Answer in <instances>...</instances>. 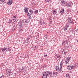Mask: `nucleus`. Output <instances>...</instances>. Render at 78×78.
<instances>
[{
  "label": "nucleus",
  "mask_w": 78,
  "mask_h": 78,
  "mask_svg": "<svg viewBox=\"0 0 78 78\" xmlns=\"http://www.w3.org/2000/svg\"><path fill=\"white\" fill-rule=\"evenodd\" d=\"M74 68V66L70 65L68 66L67 67V69L69 70H72Z\"/></svg>",
  "instance_id": "1"
},
{
  "label": "nucleus",
  "mask_w": 78,
  "mask_h": 78,
  "mask_svg": "<svg viewBox=\"0 0 78 78\" xmlns=\"http://www.w3.org/2000/svg\"><path fill=\"white\" fill-rule=\"evenodd\" d=\"M76 30H74L72 31H71V33H75V31L77 33H78V26L77 27H76Z\"/></svg>",
  "instance_id": "2"
},
{
  "label": "nucleus",
  "mask_w": 78,
  "mask_h": 78,
  "mask_svg": "<svg viewBox=\"0 0 78 78\" xmlns=\"http://www.w3.org/2000/svg\"><path fill=\"white\" fill-rule=\"evenodd\" d=\"M67 42H68V41L67 40L65 41H64L62 42V45H65L66 47V45L68 44Z\"/></svg>",
  "instance_id": "3"
},
{
  "label": "nucleus",
  "mask_w": 78,
  "mask_h": 78,
  "mask_svg": "<svg viewBox=\"0 0 78 78\" xmlns=\"http://www.w3.org/2000/svg\"><path fill=\"white\" fill-rule=\"evenodd\" d=\"M7 48H1L0 49L3 52L5 51H6L7 50H9L7 49Z\"/></svg>",
  "instance_id": "4"
},
{
  "label": "nucleus",
  "mask_w": 78,
  "mask_h": 78,
  "mask_svg": "<svg viewBox=\"0 0 78 78\" xmlns=\"http://www.w3.org/2000/svg\"><path fill=\"white\" fill-rule=\"evenodd\" d=\"M45 73H46V74L48 75V76H49V74H51V75H53V74L50 71H46V72H44Z\"/></svg>",
  "instance_id": "5"
},
{
  "label": "nucleus",
  "mask_w": 78,
  "mask_h": 78,
  "mask_svg": "<svg viewBox=\"0 0 78 78\" xmlns=\"http://www.w3.org/2000/svg\"><path fill=\"white\" fill-rule=\"evenodd\" d=\"M64 60H62L61 61V62L60 63V67L61 68H62V66H63V64H64Z\"/></svg>",
  "instance_id": "6"
},
{
  "label": "nucleus",
  "mask_w": 78,
  "mask_h": 78,
  "mask_svg": "<svg viewBox=\"0 0 78 78\" xmlns=\"http://www.w3.org/2000/svg\"><path fill=\"white\" fill-rule=\"evenodd\" d=\"M61 5L62 6H66L67 2L65 1H62L61 2Z\"/></svg>",
  "instance_id": "7"
},
{
  "label": "nucleus",
  "mask_w": 78,
  "mask_h": 78,
  "mask_svg": "<svg viewBox=\"0 0 78 78\" xmlns=\"http://www.w3.org/2000/svg\"><path fill=\"white\" fill-rule=\"evenodd\" d=\"M19 26L20 27V28H23V24L22 23H19Z\"/></svg>",
  "instance_id": "8"
},
{
  "label": "nucleus",
  "mask_w": 78,
  "mask_h": 78,
  "mask_svg": "<svg viewBox=\"0 0 78 78\" xmlns=\"http://www.w3.org/2000/svg\"><path fill=\"white\" fill-rule=\"evenodd\" d=\"M6 0H0V4H4L6 3Z\"/></svg>",
  "instance_id": "9"
},
{
  "label": "nucleus",
  "mask_w": 78,
  "mask_h": 78,
  "mask_svg": "<svg viewBox=\"0 0 78 78\" xmlns=\"http://www.w3.org/2000/svg\"><path fill=\"white\" fill-rule=\"evenodd\" d=\"M69 25H66V26L64 27V29L65 31H66L67 30V28H69Z\"/></svg>",
  "instance_id": "10"
},
{
  "label": "nucleus",
  "mask_w": 78,
  "mask_h": 78,
  "mask_svg": "<svg viewBox=\"0 0 78 78\" xmlns=\"http://www.w3.org/2000/svg\"><path fill=\"white\" fill-rule=\"evenodd\" d=\"M11 72V69H9L6 72V73H7V75H10Z\"/></svg>",
  "instance_id": "11"
},
{
  "label": "nucleus",
  "mask_w": 78,
  "mask_h": 78,
  "mask_svg": "<svg viewBox=\"0 0 78 78\" xmlns=\"http://www.w3.org/2000/svg\"><path fill=\"white\" fill-rule=\"evenodd\" d=\"M29 9V8H28L27 7H24V11H26V12H27V11H28Z\"/></svg>",
  "instance_id": "12"
},
{
  "label": "nucleus",
  "mask_w": 78,
  "mask_h": 78,
  "mask_svg": "<svg viewBox=\"0 0 78 78\" xmlns=\"http://www.w3.org/2000/svg\"><path fill=\"white\" fill-rule=\"evenodd\" d=\"M12 3V1L11 0L9 1V2H7V4L9 5H11Z\"/></svg>",
  "instance_id": "13"
},
{
  "label": "nucleus",
  "mask_w": 78,
  "mask_h": 78,
  "mask_svg": "<svg viewBox=\"0 0 78 78\" xmlns=\"http://www.w3.org/2000/svg\"><path fill=\"white\" fill-rule=\"evenodd\" d=\"M29 12L31 13L32 14H34V11L31 10V9H30L29 10Z\"/></svg>",
  "instance_id": "14"
},
{
  "label": "nucleus",
  "mask_w": 78,
  "mask_h": 78,
  "mask_svg": "<svg viewBox=\"0 0 78 78\" xmlns=\"http://www.w3.org/2000/svg\"><path fill=\"white\" fill-rule=\"evenodd\" d=\"M66 6L70 7V6H71V4H70V3H67L66 2Z\"/></svg>",
  "instance_id": "15"
},
{
  "label": "nucleus",
  "mask_w": 78,
  "mask_h": 78,
  "mask_svg": "<svg viewBox=\"0 0 78 78\" xmlns=\"http://www.w3.org/2000/svg\"><path fill=\"white\" fill-rule=\"evenodd\" d=\"M64 9H62L60 11V13L61 14H64Z\"/></svg>",
  "instance_id": "16"
},
{
  "label": "nucleus",
  "mask_w": 78,
  "mask_h": 78,
  "mask_svg": "<svg viewBox=\"0 0 78 78\" xmlns=\"http://www.w3.org/2000/svg\"><path fill=\"white\" fill-rule=\"evenodd\" d=\"M69 61H70V60H68L67 59H66V60H65V64H68V62H69Z\"/></svg>",
  "instance_id": "17"
},
{
  "label": "nucleus",
  "mask_w": 78,
  "mask_h": 78,
  "mask_svg": "<svg viewBox=\"0 0 78 78\" xmlns=\"http://www.w3.org/2000/svg\"><path fill=\"white\" fill-rule=\"evenodd\" d=\"M29 22L30 21H29V20H28L27 19V20H25V23H29Z\"/></svg>",
  "instance_id": "18"
},
{
  "label": "nucleus",
  "mask_w": 78,
  "mask_h": 78,
  "mask_svg": "<svg viewBox=\"0 0 78 78\" xmlns=\"http://www.w3.org/2000/svg\"><path fill=\"white\" fill-rule=\"evenodd\" d=\"M18 26V24H15L13 28H15L16 29H17V26Z\"/></svg>",
  "instance_id": "19"
},
{
  "label": "nucleus",
  "mask_w": 78,
  "mask_h": 78,
  "mask_svg": "<svg viewBox=\"0 0 78 78\" xmlns=\"http://www.w3.org/2000/svg\"><path fill=\"white\" fill-rule=\"evenodd\" d=\"M32 14L30 13V12H27V16H32Z\"/></svg>",
  "instance_id": "20"
},
{
  "label": "nucleus",
  "mask_w": 78,
  "mask_h": 78,
  "mask_svg": "<svg viewBox=\"0 0 78 78\" xmlns=\"http://www.w3.org/2000/svg\"><path fill=\"white\" fill-rule=\"evenodd\" d=\"M38 13V10H35L34 11V13L35 14H37Z\"/></svg>",
  "instance_id": "21"
},
{
  "label": "nucleus",
  "mask_w": 78,
  "mask_h": 78,
  "mask_svg": "<svg viewBox=\"0 0 78 78\" xmlns=\"http://www.w3.org/2000/svg\"><path fill=\"white\" fill-rule=\"evenodd\" d=\"M66 77L67 78H69V77H70V75L69 73H67L66 75Z\"/></svg>",
  "instance_id": "22"
},
{
  "label": "nucleus",
  "mask_w": 78,
  "mask_h": 78,
  "mask_svg": "<svg viewBox=\"0 0 78 78\" xmlns=\"http://www.w3.org/2000/svg\"><path fill=\"white\" fill-rule=\"evenodd\" d=\"M63 54L64 55H66L67 54V51H66V50L64 51V50H63Z\"/></svg>",
  "instance_id": "23"
},
{
  "label": "nucleus",
  "mask_w": 78,
  "mask_h": 78,
  "mask_svg": "<svg viewBox=\"0 0 78 78\" xmlns=\"http://www.w3.org/2000/svg\"><path fill=\"white\" fill-rule=\"evenodd\" d=\"M40 23L41 25H45V23L44 22V21H43V22H42V23Z\"/></svg>",
  "instance_id": "24"
},
{
  "label": "nucleus",
  "mask_w": 78,
  "mask_h": 78,
  "mask_svg": "<svg viewBox=\"0 0 78 78\" xmlns=\"http://www.w3.org/2000/svg\"><path fill=\"white\" fill-rule=\"evenodd\" d=\"M59 67L58 66H57L56 68H55V69L57 71H59Z\"/></svg>",
  "instance_id": "25"
},
{
  "label": "nucleus",
  "mask_w": 78,
  "mask_h": 78,
  "mask_svg": "<svg viewBox=\"0 0 78 78\" xmlns=\"http://www.w3.org/2000/svg\"><path fill=\"white\" fill-rule=\"evenodd\" d=\"M53 75L55 76H56V72H53Z\"/></svg>",
  "instance_id": "26"
},
{
  "label": "nucleus",
  "mask_w": 78,
  "mask_h": 78,
  "mask_svg": "<svg viewBox=\"0 0 78 78\" xmlns=\"http://www.w3.org/2000/svg\"><path fill=\"white\" fill-rule=\"evenodd\" d=\"M72 19V18L70 17H69L67 19V20L68 21H70V20Z\"/></svg>",
  "instance_id": "27"
},
{
  "label": "nucleus",
  "mask_w": 78,
  "mask_h": 78,
  "mask_svg": "<svg viewBox=\"0 0 78 78\" xmlns=\"http://www.w3.org/2000/svg\"><path fill=\"white\" fill-rule=\"evenodd\" d=\"M44 37L46 38H47L48 37V36L47 34H45L44 36Z\"/></svg>",
  "instance_id": "28"
},
{
  "label": "nucleus",
  "mask_w": 78,
  "mask_h": 78,
  "mask_svg": "<svg viewBox=\"0 0 78 78\" xmlns=\"http://www.w3.org/2000/svg\"><path fill=\"white\" fill-rule=\"evenodd\" d=\"M53 14H56V13H57V12H56V10H53Z\"/></svg>",
  "instance_id": "29"
},
{
  "label": "nucleus",
  "mask_w": 78,
  "mask_h": 78,
  "mask_svg": "<svg viewBox=\"0 0 78 78\" xmlns=\"http://www.w3.org/2000/svg\"><path fill=\"white\" fill-rule=\"evenodd\" d=\"M9 23H12V20H9Z\"/></svg>",
  "instance_id": "30"
},
{
  "label": "nucleus",
  "mask_w": 78,
  "mask_h": 78,
  "mask_svg": "<svg viewBox=\"0 0 78 78\" xmlns=\"http://www.w3.org/2000/svg\"><path fill=\"white\" fill-rule=\"evenodd\" d=\"M44 21L43 20H41L40 21V23H42V22H44Z\"/></svg>",
  "instance_id": "31"
},
{
  "label": "nucleus",
  "mask_w": 78,
  "mask_h": 78,
  "mask_svg": "<svg viewBox=\"0 0 78 78\" xmlns=\"http://www.w3.org/2000/svg\"><path fill=\"white\" fill-rule=\"evenodd\" d=\"M70 59H71V57H69L67 58H66V59L68 61H70Z\"/></svg>",
  "instance_id": "32"
},
{
  "label": "nucleus",
  "mask_w": 78,
  "mask_h": 78,
  "mask_svg": "<svg viewBox=\"0 0 78 78\" xmlns=\"http://www.w3.org/2000/svg\"><path fill=\"white\" fill-rule=\"evenodd\" d=\"M12 20H13V22H17V20L16 19H12Z\"/></svg>",
  "instance_id": "33"
},
{
  "label": "nucleus",
  "mask_w": 78,
  "mask_h": 78,
  "mask_svg": "<svg viewBox=\"0 0 78 78\" xmlns=\"http://www.w3.org/2000/svg\"><path fill=\"white\" fill-rule=\"evenodd\" d=\"M73 22V20L72 19H71V20H70V21H68V22L69 23H70V22Z\"/></svg>",
  "instance_id": "34"
},
{
  "label": "nucleus",
  "mask_w": 78,
  "mask_h": 78,
  "mask_svg": "<svg viewBox=\"0 0 78 78\" xmlns=\"http://www.w3.org/2000/svg\"><path fill=\"white\" fill-rule=\"evenodd\" d=\"M24 73V74H26V73H27V72H28L27 71H23Z\"/></svg>",
  "instance_id": "35"
},
{
  "label": "nucleus",
  "mask_w": 78,
  "mask_h": 78,
  "mask_svg": "<svg viewBox=\"0 0 78 78\" xmlns=\"http://www.w3.org/2000/svg\"><path fill=\"white\" fill-rule=\"evenodd\" d=\"M60 69H59V70L58 71H60V72H61V71H62V68H61L60 67Z\"/></svg>",
  "instance_id": "36"
},
{
  "label": "nucleus",
  "mask_w": 78,
  "mask_h": 78,
  "mask_svg": "<svg viewBox=\"0 0 78 78\" xmlns=\"http://www.w3.org/2000/svg\"><path fill=\"white\" fill-rule=\"evenodd\" d=\"M33 3L34 5H37V3H36V2H33Z\"/></svg>",
  "instance_id": "37"
},
{
  "label": "nucleus",
  "mask_w": 78,
  "mask_h": 78,
  "mask_svg": "<svg viewBox=\"0 0 78 78\" xmlns=\"http://www.w3.org/2000/svg\"><path fill=\"white\" fill-rule=\"evenodd\" d=\"M50 0H45V1L46 2H50Z\"/></svg>",
  "instance_id": "38"
},
{
  "label": "nucleus",
  "mask_w": 78,
  "mask_h": 78,
  "mask_svg": "<svg viewBox=\"0 0 78 78\" xmlns=\"http://www.w3.org/2000/svg\"><path fill=\"white\" fill-rule=\"evenodd\" d=\"M28 17H29V19H31V16H27Z\"/></svg>",
  "instance_id": "39"
},
{
  "label": "nucleus",
  "mask_w": 78,
  "mask_h": 78,
  "mask_svg": "<svg viewBox=\"0 0 78 78\" xmlns=\"http://www.w3.org/2000/svg\"><path fill=\"white\" fill-rule=\"evenodd\" d=\"M49 76H50V78L51 77V78H52V77H53V76H51V74H49Z\"/></svg>",
  "instance_id": "40"
},
{
  "label": "nucleus",
  "mask_w": 78,
  "mask_h": 78,
  "mask_svg": "<svg viewBox=\"0 0 78 78\" xmlns=\"http://www.w3.org/2000/svg\"><path fill=\"white\" fill-rule=\"evenodd\" d=\"M25 68L23 67V68L21 69V70L22 71V70H25Z\"/></svg>",
  "instance_id": "41"
},
{
  "label": "nucleus",
  "mask_w": 78,
  "mask_h": 78,
  "mask_svg": "<svg viewBox=\"0 0 78 78\" xmlns=\"http://www.w3.org/2000/svg\"><path fill=\"white\" fill-rule=\"evenodd\" d=\"M7 48V50H7V51H10V50H10L9 49V47Z\"/></svg>",
  "instance_id": "42"
},
{
  "label": "nucleus",
  "mask_w": 78,
  "mask_h": 78,
  "mask_svg": "<svg viewBox=\"0 0 78 78\" xmlns=\"http://www.w3.org/2000/svg\"><path fill=\"white\" fill-rule=\"evenodd\" d=\"M4 78V75H2V76L0 77V78Z\"/></svg>",
  "instance_id": "43"
},
{
  "label": "nucleus",
  "mask_w": 78,
  "mask_h": 78,
  "mask_svg": "<svg viewBox=\"0 0 78 78\" xmlns=\"http://www.w3.org/2000/svg\"><path fill=\"white\" fill-rule=\"evenodd\" d=\"M12 19H16V20H17V18H12Z\"/></svg>",
  "instance_id": "44"
},
{
  "label": "nucleus",
  "mask_w": 78,
  "mask_h": 78,
  "mask_svg": "<svg viewBox=\"0 0 78 78\" xmlns=\"http://www.w3.org/2000/svg\"><path fill=\"white\" fill-rule=\"evenodd\" d=\"M70 23H71V24L72 25H73V23H74V22H70Z\"/></svg>",
  "instance_id": "45"
},
{
  "label": "nucleus",
  "mask_w": 78,
  "mask_h": 78,
  "mask_svg": "<svg viewBox=\"0 0 78 78\" xmlns=\"http://www.w3.org/2000/svg\"><path fill=\"white\" fill-rule=\"evenodd\" d=\"M29 41H30V40H28V39H26V42H29Z\"/></svg>",
  "instance_id": "46"
},
{
  "label": "nucleus",
  "mask_w": 78,
  "mask_h": 78,
  "mask_svg": "<svg viewBox=\"0 0 78 78\" xmlns=\"http://www.w3.org/2000/svg\"><path fill=\"white\" fill-rule=\"evenodd\" d=\"M57 58H58V59H61V57H60V56H59V57H57Z\"/></svg>",
  "instance_id": "47"
},
{
  "label": "nucleus",
  "mask_w": 78,
  "mask_h": 78,
  "mask_svg": "<svg viewBox=\"0 0 78 78\" xmlns=\"http://www.w3.org/2000/svg\"><path fill=\"white\" fill-rule=\"evenodd\" d=\"M17 17V16H16V15H15V16H13V18H16Z\"/></svg>",
  "instance_id": "48"
},
{
  "label": "nucleus",
  "mask_w": 78,
  "mask_h": 78,
  "mask_svg": "<svg viewBox=\"0 0 78 78\" xmlns=\"http://www.w3.org/2000/svg\"><path fill=\"white\" fill-rule=\"evenodd\" d=\"M29 37L30 38H31V37H32V35H30L29 36Z\"/></svg>",
  "instance_id": "49"
},
{
  "label": "nucleus",
  "mask_w": 78,
  "mask_h": 78,
  "mask_svg": "<svg viewBox=\"0 0 78 78\" xmlns=\"http://www.w3.org/2000/svg\"><path fill=\"white\" fill-rule=\"evenodd\" d=\"M61 53H62V54H63V52H64V51H63V50H62V51H61Z\"/></svg>",
  "instance_id": "50"
},
{
  "label": "nucleus",
  "mask_w": 78,
  "mask_h": 78,
  "mask_svg": "<svg viewBox=\"0 0 78 78\" xmlns=\"http://www.w3.org/2000/svg\"><path fill=\"white\" fill-rule=\"evenodd\" d=\"M20 31H23V29H22V28H20Z\"/></svg>",
  "instance_id": "51"
},
{
  "label": "nucleus",
  "mask_w": 78,
  "mask_h": 78,
  "mask_svg": "<svg viewBox=\"0 0 78 78\" xmlns=\"http://www.w3.org/2000/svg\"><path fill=\"white\" fill-rule=\"evenodd\" d=\"M66 47L67 48H69V46H67V44L66 45Z\"/></svg>",
  "instance_id": "52"
},
{
  "label": "nucleus",
  "mask_w": 78,
  "mask_h": 78,
  "mask_svg": "<svg viewBox=\"0 0 78 78\" xmlns=\"http://www.w3.org/2000/svg\"><path fill=\"white\" fill-rule=\"evenodd\" d=\"M24 12H25V14H26V13H27V12H28V11L26 12L25 11H24Z\"/></svg>",
  "instance_id": "53"
},
{
  "label": "nucleus",
  "mask_w": 78,
  "mask_h": 78,
  "mask_svg": "<svg viewBox=\"0 0 78 78\" xmlns=\"http://www.w3.org/2000/svg\"><path fill=\"white\" fill-rule=\"evenodd\" d=\"M44 57H45V56H47V54H46V55H44Z\"/></svg>",
  "instance_id": "54"
},
{
  "label": "nucleus",
  "mask_w": 78,
  "mask_h": 78,
  "mask_svg": "<svg viewBox=\"0 0 78 78\" xmlns=\"http://www.w3.org/2000/svg\"><path fill=\"white\" fill-rule=\"evenodd\" d=\"M27 39H28V40H30V38H29V37H28V38H27Z\"/></svg>",
  "instance_id": "55"
},
{
  "label": "nucleus",
  "mask_w": 78,
  "mask_h": 78,
  "mask_svg": "<svg viewBox=\"0 0 78 78\" xmlns=\"http://www.w3.org/2000/svg\"><path fill=\"white\" fill-rule=\"evenodd\" d=\"M55 74H56V76H57V75H58V73H57V72H56V73L55 72Z\"/></svg>",
  "instance_id": "56"
},
{
  "label": "nucleus",
  "mask_w": 78,
  "mask_h": 78,
  "mask_svg": "<svg viewBox=\"0 0 78 78\" xmlns=\"http://www.w3.org/2000/svg\"><path fill=\"white\" fill-rule=\"evenodd\" d=\"M75 29H71V31H73V30H74Z\"/></svg>",
  "instance_id": "57"
},
{
  "label": "nucleus",
  "mask_w": 78,
  "mask_h": 78,
  "mask_svg": "<svg viewBox=\"0 0 78 78\" xmlns=\"http://www.w3.org/2000/svg\"><path fill=\"white\" fill-rule=\"evenodd\" d=\"M16 28H14V29H13V30H16Z\"/></svg>",
  "instance_id": "58"
},
{
  "label": "nucleus",
  "mask_w": 78,
  "mask_h": 78,
  "mask_svg": "<svg viewBox=\"0 0 78 78\" xmlns=\"http://www.w3.org/2000/svg\"><path fill=\"white\" fill-rule=\"evenodd\" d=\"M9 48V49H10V50H10V51L11 50V48Z\"/></svg>",
  "instance_id": "59"
},
{
  "label": "nucleus",
  "mask_w": 78,
  "mask_h": 78,
  "mask_svg": "<svg viewBox=\"0 0 78 78\" xmlns=\"http://www.w3.org/2000/svg\"><path fill=\"white\" fill-rule=\"evenodd\" d=\"M26 57L27 58H29V57L28 56H26Z\"/></svg>",
  "instance_id": "60"
},
{
  "label": "nucleus",
  "mask_w": 78,
  "mask_h": 78,
  "mask_svg": "<svg viewBox=\"0 0 78 78\" xmlns=\"http://www.w3.org/2000/svg\"><path fill=\"white\" fill-rule=\"evenodd\" d=\"M35 48H37V47L36 46H35Z\"/></svg>",
  "instance_id": "61"
},
{
  "label": "nucleus",
  "mask_w": 78,
  "mask_h": 78,
  "mask_svg": "<svg viewBox=\"0 0 78 78\" xmlns=\"http://www.w3.org/2000/svg\"><path fill=\"white\" fill-rule=\"evenodd\" d=\"M27 43L28 44V42H29V41H27Z\"/></svg>",
  "instance_id": "62"
},
{
  "label": "nucleus",
  "mask_w": 78,
  "mask_h": 78,
  "mask_svg": "<svg viewBox=\"0 0 78 78\" xmlns=\"http://www.w3.org/2000/svg\"><path fill=\"white\" fill-rule=\"evenodd\" d=\"M12 24H14V22H12Z\"/></svg>",
  "instance_id": "63"
},
{
  "label": "nucleus",
  "mask_w": 78,
  "mask_h": 78,
  "mask_svg": "<svg viewBox=\"0 0 78 78\" xmlns=\"http://www.w3.org/2000/svg\"><path fill=\"white\" fill-rule=\"evenodd\" d=\"M10 75H11V73H10Z\"/></svg>",
  "instance_id": "64"
}]
</instances>
